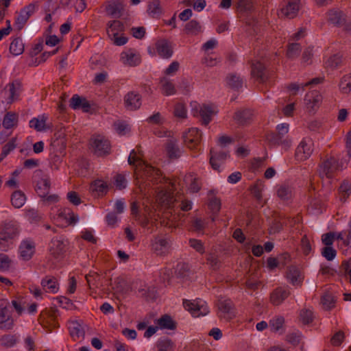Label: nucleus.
I'll list each match as a JSON object with an SVG mask.
<instances>
[{
    "label": "nucleus",
    "instance_id": "f257e3e1",
    "mask_svg": "<svg viewBox=\"0 0 351 351\" xmlns=\"http://www.w3.org/2000/svg\"><path fill=\"white\" fill-rule=\"evenodd\" d=\"M128 164L130 165H135V162H138V167L143 171L144 174L151 178V181L154 184H158L162 182L165 178L162 177V172L160 169L154 167L153 166L147 164L145 161L141 160L139 158L136 156V152L132 149L128 159Z\"/></svg>",
    "mask_w": 351,
    "mask_h": 351
},
{
    "label": "nucleus",
    "instance_id": "f03ea898",
    "mask_svg": "<svg viewBox=\"0 0 351 351\" xmlns=\"http://www.w3.org/2000/svg\"><path fill=\"white\" fill-rule=\"evenodd\" d=\"M14 320L12 316V311L8 300H0V329L3 330H12Z\"/></svg>",
    "mask_w": 351,
    "mask_h": 351
},
{
    "label": "nucleus",
    "instance_id": "7ed1b4c3",
    "mask_svg": "<svg viewBox=\"0 0 351 351\" xmlns=\"http://www.w3.org/2000/svg\"><path fill=\"white\" fill-rule=\"evenodd\" d=\"M183 305L185 309L190 312L193 317L206 315L209 312L206 302L201 299H196L193 301L184 300Z\"/></svg>",
    "mask_w": 351,
    "mask_h": 351
},
{
    "label": "nucleus",
    "instance_id": "20e7f679",
    "mask_svg": "<svg viewBox=\"0 0 351 351\" xmlns=\"http://www.w3.org/2000/svg\"><path fill=\"white\" fill-rule=\"evenodd\" d=\"M19 234V226L16 221H11L5 223L2 230L0 232V248L5 250V243L12 239Z\"/></svg>",
    "mask_w": 351,
    "mask_h": 351
},
{
    "label": "nucleus",
    "instance_id": "39448f33",
    "mask_svg": "<svg viewBox=\"0 0 351 351\" xmlns=\"http://www.w3.org/2000/svg\"><path fill=\"white\" fill-rule=\"evenodd\" d=\"M217 305L219 317L226 320H230L234 317V304L230 299H219Z\"/></svg>",
    "mask_w": 351,
    "mask_h": 351
},
{
    "label": "nucleus",
    "instance_id": "423d86ee",
    "mask_svg": "<svg viewBox=\"0 0 351 351\" xmlns=\"http://www.w3.org/2000/svg\"><path fill=\"white\" fill-rule=\"evenodd\" d=\"M90 145L94 150V154L97 156H104L110 154L109 141L100 136L91 138Z\"/></svg>",
    "mask_w": 351,
    "mask_h": 351
},
{
    "label": "nucleus",
    "instance_id": "0eeeda50",
    "mask_svg": "<svg viewBox=\"0 0 351 351\" xmlns=\"http://www.w3.org/2000/svg\"><path fill=\"white\" fill-rule=\"evenodd\" d=\"M202 138V132L197 128H190L182 135L184 144L189 149L195 148L200 143Z\"/></svg>",
    "mask_w": 351,
    "mask_h": 351
},
{
    "label": "nucleus",
    "instance_id": "6e6552de",
    "mask_svg": "<svg viewBox=\"0 0 351 351\" xmlns=\"http://www.w3.org/2000/svg\"><path fill=\"white\" fill-rule=\"evenodd\" d=\"M171 241L169 237L156 236L152 244L153 251L159 256H164L168 253Z\"/></svg>",
    "mask_w": 351,
    "mask_h": 351
},
{
    "label": "nucleus",
    "instance_id": "1a4fd4ad",
    "mask_svg": "<svg viewBox=\"0 0 351 351\" xmlns=\"http://www.w3.org/2000/svg\"><path fill=\"white\" fill-rule=\"evenodd\" d=\"M216 191L210 190L208 193V208L211 213L210 219L215 221L221 210V199L216 196Z\"/></svg>",
    "mask_w": 351,
    "mask_h": 351
},
{
    "label": "nucleus",
    "instance_id": "9d476101",
    "mask_svg": "<svg viewBox=\"0 0 351 351\" xmlns=\"http://www.w3.org/2000/svg\"><path fill=\"white\" fill-rule=\"evenodd\" d=\"M230 156L229 152L226 151H216L213 148L210 149L209 163L214 170L219 171L223 164Z\"/></svg>",
    "mask_w": 351,
    "mask_h": 351
},
{
    "label": "nucleus",
    "instance_id": "9b49d317",
    "mask_svg": "<svg viewBox=\"0 0 351 351\" xmlns=\"http://www.w3.org/2000/svg\"><path fill=\"white\" fill-rule=\"evenodd\" d=\"M198 104L197 102H194L191 104V106L193 108V115L196 116V114L198 113L197 106ZM215 112L210 105L208 104H203L199 109V114L202 118V124L207 125L212 120V117L214 115Z\"/></svg>",
    "mask_w": 351,
    "mask_h": 351
},
{
    "label": "nucleus",
    "instance_id": "f8f14e48",
    "mask_svg": "<svg viewBox=\"0 0 351 351\" xmlns=\"http://www.w3.org/2000/svg\"><path fill=\"white\" fill-rule=\"evenodd\" d=\"M291 294L288 288L278 287L270 294V302L275 306L282 304Z\"/></svg>",
    "mask_w": 351,
    "mask_h": 351
},
{
    "label": "nucleus",
    "instance_id": "ddd939ff",
    "mask_svg": "<svg viewBox=\"0 0 351 351\" xmlns=\"http://www.w3.org/2000/svg\"><path fill=\"white\" fill-rule=\"evenodd\" d=\"M124 104L127 109L136 110L141 106V96L136 92L130 91L125 95Z\"/></svg>",
    "mask_w": 351,
    "mask_h": 351
},
{
    "label": "nucleus",
    "instance_id": "4468645a",
    "mask_svg": "<svg viewBox=\"0 0 351 351\" xmlns=\"http://www.w3.org/2000/svg\"><path fill=\"white\" fill-rule=\"evenodd\" d=\"M339 161L335 157H330L324 160L320 165V173L327 178L332 176V174L338 169Z\"/></svg>",
    "mask_w": 351,
    "mask_h": 351
},
{
    "label": "nucleus",
    "instance_id": "2eb2a0df",
    "mask_svg": "<svg viewBox=\"0 0 351 351\" xmlns=\"http://www.w3.org/2000/svg\"><path fill=\"white\" fill-rule=\"evenodd\" d=\"M69 106L73 110H82L84 112H88L90 109L89 101L85 98L75 94L71 98Z\"/></svg>",
    "mask_w": 351,
    "mask_h": 351
},
{
    "label": "nucleus",
    "instance_id": "dca6fc26",
    "mask_svg": "<svg viewBox=\"0 0 351 351\" xmlns=\"http://www.w3.org/2000/svg\"><path fill=\"white\" fill-rule=\"evenodd\" d=\"M313 149L311 144L306 140H302L296 148L295 157L297 160L304 161L308 159L312 154Z\"/></svg>",
    "mask_w": 351,
    "mask_h": 351
},
{
    "label": "nucleus",
    "instance_id": "f3484780",
    "mask_svg": "<svg viewBox=\"0 0 351 351\" xmlns=\"http://www.w3.org/2000/svg\"><path fill=\"white\" fill-rule=\"evenodd\" d=\"M156 49L158 54L166 59L171 58L173 53L171 43L166 39L158 40L156 43Z\"/></svg>",
    "mask_w": 351,
    "mask_h": 351
},
{
    "label": "nucleus",
    "instance_id": "a211bd4d",
    "mask_svg": "<svg viewBox=\"0 0 351 351\" xmlns=\"http://www.w3.org/2000/svg\"><path fill=\"white\" fill-rule=\"evenodd\" d=\"M253 117V111L250 109L244 108L237 110L233 116V119L241 125L249 124Z\"/></svg>",
    "mask_w": 351,
    "mask_h": 351
},
{
    "label": "nucleus",
    "instance_id": "6ab92c4d",
    "mask_svg": "<svg viewBox=\"0 0 351 351\" xmlns=\"http://www.w3.org/2000/svg\"><path fill=\"white\" fill-rule=\"evenodd\" d=\"M66 244L63 240L57 238L52 239L50 243L49 252L55 258L62 256L66 252Z\"/></svg>",
    "mask_w": 351,
    "mask_h": 351
},
{
    "label": "nucleus",
    "instance_id": "aec40b11",
    "mask_svg": "<svg viewBox=\"0 0 351 351\" xmlns=\"http://www.w3.org/2000/svg\"><path fill=\"white\" fill-rule=\"evenodd\" d=\"M19 252L24 261H29L35 252L34 242L31 240L23 241L19 247Z\"/></svg>",
    "mask_w": 351,
    "mask_h": 351
},
{
    "label": "nucleus",
    "instance_id": "412c9836",
    "mask_svg": "<svg viewBox=\"0 0 351 351\" xmlns=\"http://www.w3.org/2000/svg\"><path fill=\"white\" fill-rule=\"evenodd\" d=\"M252 75L260 82H265L267 79L266 68L260 61L252 63Z\"/></svg>",
    "mask_w": 351,
    "mask_h": 351
},
{
    "label": "nucleus",
    "instance_id": "4be33fe9",
    "mask_svg": "<svg viewBox=\"0 0 351 351\" xmlns=\"http://www.w3.org/2000/svg\"><path fill=\"white\" fill-rule=\"evenodd\" d=\"M300 0H293L281 9V14L288 19L295 18L300 10Z\"/></svg>",
    "mask_w": 351,
    "mask_h": 351
},
{
    "label": "nucleus",
    "instance_id": "5701e85b",
    "mask_svg": "<svg viewBox=\"0 0 351 351\" xmlns=\"http://www.w3.org/2000/svg\"><path fill=\"white\" fill-rule=\"evenodd\" d=\"M51 181L48 176L45 175L38 181L36 191L40 197H46L50 191Z\"/></svg>",
    "mask_w": 351,
    "mask_h": 351
},
{
    "label": "nucleus",
    "instance_id": "b1692460",
    "mask_svg": "<svg viewBox=\"0 0 351 351\" xmlns=\"http://www.w3.org/2000/svg\"><path fill=\"white\" fill-rule=\"evenodd\" d=\"M287 278L293 286H300L304 277L302 276L300 269L295 266H290L287 272Z\"/></svg>",
    "mask_w": 351,
    "mask_h": 351
},
{
    "label": "nucleus",
    "instance_id": "393cba45",
    "mask_svg": "<svg viewBox=\"0 0 351 351\" xmlns=\"http://www.w3.org/2000/svg\"><path fill=\"white\" fill-rule=\"evenodd\" d=\"M40 285L45 291L56 293L59 290L58 280L53 276H46L42 279Z\"/></svg>",
    "mask_w": 351,
    "mask_h": 351
},
{
    "label": "nucleus",
    "instance_id": "a878e982",
    "mask_svg": "<svg viewBox=\"0 0 351 351\" xmlns=\"http://www.w3.org/2000/svg\"><path fill=\"white\" fill-rule=\"evenodd\" d=\"M8 87L9 97L8 103L11 104L14 99H17L21 92L22 83L19 80H15L9 83Z\"/></svg>",
    "mask_w": 351,
    "mask_h": 351
},
{
    "label": "nucleus",
    "instance_id": "bb28decb",
    "mask_svg": "<svg viewBox=\"0 0 351 351\" xmlns=\"http://www.w3.org/2000/svg\"><path fill=\"white\" fill-rule=\"evenodd\" d=\"M157 200L162 206L171 208L174 203V197L170 191L161 190L157 194Z\"/></svg>",
    "mask_w": 351,
    "mask_h": 351
},
{
    "label": "nucleus",
    "instance_id": "cd10ccee",
    "mask_svg": "<svg viewBox=\"0 0 351 351\" xmlns=\"http://www.w3.org/2000/svg\"><path fill=\"white\" fill-rule=\"evenodd\" d=\"M121 58L123 64L130 66H135L141 62V58L131 50L121 53Z\"/></svg>",
    "mask_w": 351,
    "mask_h": 351
},
{
    "label": "nucleus",
    "instance_id": "c85d7f7f",
    "mask_svg": "<svg viewBox=\"0 0 351 351\" xmlns=\"http://www.w3.org/2000/svg\"><path fill=\"white\" fill-rule=\"evenodd\" d=\"M305 104L308 108H314L319 105L322 96L317 90H313L305 95Z\"/></svg>",
    "mask_w": 351,
    "mask_h": 351
},
{
    "label": "nucleus",
    "instance_id": "c756f323",
    "mask_svg": "<svg viewBox=\"0 0 351 351\" xmlns=\"http://www.w3.org/2000/svg\"><path fill=\"white\" fill-rule=\"evenodd\" d=\"M267 140L274 145H284L285 147L291 146V141L288 138H282L278 133H270L267 135Z\"/></svg>",
    "mask_w": 351,
    "mask_h": 351
},
{
    "label": "nucleus",
    "instance_id": "7c9ffc66",
    "mask_svg": "<svg viewBox=\"0 0 351 351\" xmlns=\"http://www.w3.org/2000/svg\"><path fill=\"white\" fill-rule=\"evenodd\" d=\"M69 330L70 335L74 340L84 337L85 332L83 327L77 321L71 322L69 324Z\"/></svg>",
    "mask_w": 351,
    "mask_h": 351
},
{
    "label": "nucleus",
    "instance_id": "2f4dec72",
    "mask_svg": "<svg viewBox=\"0 0 351 351\" xmlns=\"http://www.w3.org/2000/svg\"><path fill=\"white\" fill-rule=\"evenodd\" d=\"M167 154L171 159H176L180 156L181 151L174 140H169L166 143Z\"/></svg>",
    "mask_w": 351,
    "mask_h": 351
},
{
    "label": "nucleus",
    "instance_id": "473e14b6",
    "mask_svg": "<svg viewBox=\"0 0 351 351\" xmlns=\"http://www.w3.org/2000/svg\"><path fill=\"white\" fill-rule=\"evenodd\" d=\"M157 324L161 329L175 330L177 326L176 322L167 314L158 319Z\"/></svg>",
    "mask_w": 351,
    "mask_h": 351
},
{
    "label": "nucleus",
    "instance_id": "72a5a7b5",
    "mask_svg": "<svg viewBox=\"0 0 351 351\" xmlns=\"http://www.w3.org/2000/svg\"><path fill=\"white\" fill-rule=\"evenodd\" d=\"M160 84L162 86V93L164 95L169 96L176 94V90L175 86L167 77H161L160 80Z\"/></svg>",
    "mask_w": 351,
    "mask_h": 351
},
{
    "label": "nucleus",
    "instance_id": "f704fd0d",
    "mask_svg": "<svg viewBox=\"0 0 351 351\" xmlns=\"http://www.w3.org/2000/svg\"><path fill=\"white\" fill-rule=\"evenodd\" d=\"M18 114L13 112H8L3 120V127L5 129H11L17 125Z\"/></svg>",
    "mask_w": 351,
    "mask_h": 351
},
{
    "label": "nucleus",
    "instance_id": "c9c22d12",
    "mask_svg": "<svg viewBox=\"0 0 351 351\" xmlns=\"http://www.w3.org/2000/svg\"><path fill=\"white\" fill-rule=\"evenodd\" d=\"M191 273L188 263H179L175 268V275L179 279H185L189 276Z\"/></svg>",
    "mask_w": 351,
    "mask_h": 351
},
{
    "label": "nucleus",
    "instance_id": "e433bc0d",
    "mask_svg": "<svg viewBox=\"0 0 351 351\" xmlns=\"http://www.w3.org/2000/svg\"><path fill=\"white\" fill-rule=\"evenodd\" d=\"M26 201V197L23 192L20 190L15 191L11 195V202L13 206L16 208H21Z\"/></svg>",
    "mask_w": 351,
    "mask_h": 351
},
{
    "label": "nucleus",
    "instance_id": "4c0bfd02",
    "mask_svg": "<svg viewBox=\"0 0 351 351\" xmlns=\"http://www.w3.org/2000/svg\"><path fill=\"white\" fill-rule=\"evenodd\" d=\"M10 52L14 56H19L24 51V44L20 37L14 38L10 45Z\"/></svg>",
    "mask_w": 351,
    "mask_h": 351
},
{
    "label": "nucleus",
    "instance_id": "58836bf2",
    "mask_svg": "<svg viewBox=\"0 0 351 351\" xmlns=\"http://www.w3.org/2000/svg\"><path fill=\"white\" fill-rule=\"evenodd\" d=\"M328 21L335 25H341L345 23L344 14L341 11L331 10L328 12Z\"/></svg>",
    "mask_w": 351,
    "mask_h": 351
},
{
    "label": "nucleus",
    "instance_id": "ea45409f",
    "mask_svg": "<svg viewBox=\"0 0 351 351\" xmlns=\"http://www.w3.org/2000/svg\"><path fill=\"white\" fill-rule=\"evenodd\" d=\"M184 31L186 34L197 35L201 32L202 27L197 20L193 19L186 23Z\"/></svg>",
    "mask_w": 351,
    "mask_h": 351
},
{
    "label": "nucleus",
    "instance_id": "a19ab883",
    "mask_svg": "<svg viewBox=\"0 0 351 351\" xmlns=\"http://www.w3.org/2000/svg\"><path fill=\"white\" fill-rule=\"evenodd\" d=\"M59 217L65 219L70 225H74L78 221L77 215H75L73 212L69 208H64L59 213Z\"/></svg>",
    "mask_w": 351,
    "mask_h": 351
},
{
    "label": "nucleus",
    "instance_id": "79ce46f5",
    "mask_svg": "<svg viewBox=\"0 0 351 351\" xmlns=\"http://www.w3.org/2000/svg\"><path fill=\"white\" fill-rule=\"evenodd\" d=\"M47 120V117L44 115L42 116L41 119L39 118H33L29 121V127L34 128L38 132L44 131L46 130L45 128V122Z\"/></svg>",
    "mask_w": 351,
    "mask_h": 351
},
{
    "label": "nucleus",
    "instance_id": "37998d69",
    "mask_svg": "<svg viewBox=\"0 0 351 351\" xmlns=\"http://www.w3.org/2000/svg\"><path fill=\"white\" fill-rule=\"evenodd\" d=\"M277 195L282 200H288L292 197V190L290 186L286 184L279 186L277 190Z\"/></svg>",
    "mask_w": 351,
    "mask_h": 351
},
{
    "label": "nucleus",
    "instance_id": "c03bdc74",
    "mask_svg": "<svg viewBox=\"0 0 351 351\" xmlns=\"http://www.w3.org/2000/svg\"><path fill=\"white\" fill-rule=\"evenodd\" d=\"M227 83L232 88L239 90L242 87L243 80L236 74H231L227 77Z\"/></svg>",
    "mask_w": 351,
    "mask_h": 351
},
{
    "label": "nucleus",
    "instance_id": "a18cd8bd",
    "mask_svg": "<svg viewBox=\"0 0 351 351\" xmlns=\"http://www.w3.org/2000/svg\"><path fill=\"white\" fill-rule=\"evenodd\" d=\"M85 278L90 289L92 285L95 286L96 287L99 285L101 286V277L98 273L95 271H90L89 274L86 275Z\"/></svg>",
    "mask_w": 351,
    "mask_h": 351
},
{
    "label": "nucleus",
    "instance_id": "49530a36",
    "mask_svg": "<svg viewBox=\"0 0 351 351\" xmlns=\"http://www.w3.org/2000/svg\"><path fill=\"white\" fill-rule=\"evenodd\" d=\"M156 346L158 351H171L175 347L173 342L168 338L159 339Z\"/></svg>",
    "mask_w": 351,
    "mask_h": 351
},
{
    "label": "nucleus",
    "instance_id": "de8ad7c7",
    "mask_svg": "<svg viewBox=\"0 0 351 351\" xmlns=\"http://www.w3.org/2000/svg\"><path fill=\"white\" fill-rule=\"evenodd\" d=\"M138 293L147 300H153L156 298V291L154 287H145L139 289Z\"/></svg>",
    "mask_w": 351,
    "mask_h": 351
},
{
    "label": "nucleus",
    "instance_id": "09e8293b",
    "mask_svg": "<svg viewBox=\"0 0 351 351\" xmlns=\"http://www.w3.org/2000/svg\"><path fill=\"white\" fill-rule=\"evenodd\" d=\"M339 88L343 93L348 94L351 93V73L344 75L339 83Z\"/></svg>",
    "mask_w": 351,
    "mask_h": 351
},
{
    "label": "nucleus",
    "instance_id": "8fccbe9b",
    "mask_svg": "<svg viewBox=\"0 0 351 351\" xmlns=\"http://www.w3.org/2000/svg\"><path fill=\"white\" fill-rule=\"evenodd\" d=\"M339 193L341 194V201L346 202L351 194V184L344 180L339 188Z\"/></svg>",
    "mask_w": 351,
    "mask_h": 351
},
{
    "label": "nucleus",
    "instance_id": "3c124183",
    "mask_svg": "<svg viewBox=\"0 0 351 351\" xmlns=\"http://www.w3.org/2000/svg\"><path fill=\"white\" fill-rule=\"evenodd\" d=\"M237 10L239 12H250L253 10L251 0H239L237 3Z\"/></svg>",
    "mask_w": 351,
    "mask_h": 351
},
{
    "label": "nucleus",
    "instance_id": "603ef678",
    "mask_svg": "<svg viewBox=\"0 0 351 351\" xmlns=\"http://www.w3.org/2000/svg\"><path fill=\"white\" fill-rule=\"evenodd\" d=\"M285 324V318L282 316L274 317L269 321V327L273 332L279 331Z\"/></svg>",
    "mask_w": 351,
    "mask_h": 351
},
{
    "label": "nucleus",
    "instance_id": "864d4df0",
    "mask_svg": "<svg viewBox=\"0 0 351 351\" xmlns=\"http://www.w3.org/2000/svg\"><path fill=\"white\" fill-rule=\"evenodd\" d=\"M301 51V45L299 43H291L288 45L287 56L289 58H295L298 57Z\"/></svg>",
    "mask_w": 351,
    "mask_h": 351
},
{
    "label": "nucleus",
    "instance_id": "5fc2aeb1",
    "mask_svg": "<svg viewBox=\"0 0 351 351\" xmlns=\"http://www.w3.org/2000/svg\"><path fill=\"white\" fill-rule=\"evenodd\" d=\"M16 138H12L8 143H7L2 148L0 155V162H1L12 150L16 147L15 144Z\"/></svg>",
    "mask_w": 351,
    "mask_h": 351
},
{
    "label": "nucleus",
    "instance_id": "6e6d98bb",
    "mask_svg": "<svg viewBox=\"0 0 351 351\" xmlns=\"http://www.w3.org/2000/svg\"><path fill=\"white\" fill-rule=\"evenodd\" d=\"M335 300L334 297L330 293L324 294L321 298V303L326 310L331 309L335 306Z\"/></svg>",
    "mask_w": 351,
    "mask_h": 351
},
{
    "label": "nucleus",
    "instance_id": "4d7b16f0",
    "mask_svg": "<svg viewBox=\"0 0 351 351\" xmlns=\"http://www.w3.org/2000/svg\"><path fill=\"white\" fill-rule=\"evenodd\" d=\"M351 274V258L342 261L338 275L347 277Z\"/></svg>",
    "mask_w": 351,
    "mask_h": 351
},
{
    "label": "nucleus",
    "instance_id": "13d9d810",
    "mask_svg": "<svg viewBox=\"0 0 351 351\" xmlns=\"http://www.w3.org/2000/svg\"><path fill=\"white\" fill-rule=\"evenodd\" d=\"M147 12L152 16L158 15L162 13L160 2L159 0H153L148 5Z\"/></svg>",
    "mask_w": 351,
    "mask_h": 351
},
{
    "label": "nucleus",
    "instance_id": "bf43d9fd",
    "mask_svg": "<svg viewBox=\"0 0 351 351\" xmlns=\"http://www.w3.org/2000/svg\"><path fill=\"white\" fill-rule=\"evenodd\" d=\"M28 20L29 18H27L25 14L21 10L19 15L15 19L14 26L18 30L21 31L24 27Z\"/></svg>",
    "mask_w": 351,
    "mask_h": 351
},
{
    "label": "nucleus",
    "instance_id": "052dcab7",
    "mask_svg": "<svg viewBox=\"0 0 351 351\" xmlns=\"http://www.w3.org/2000/svg\"><path fill=\"white\" fill-rule=\"evenodd\" d=\"M108 37L113 40L114 44L117 46H122L128 42V38L125 36H119L117 32L110 33V30L107 29Z\"/></svg>",
    "mask_w": 351,
    "mask_h": 351
},
{
    "label": "nucleus",
    "instance_id": "680f3d73",
    "mask_svg": "<svg viewBox=\"0 0 351 351\" xmlns=\"http://www.w3.org/2000/svg\"><path fill=\"white\" fill-rule=\"evenodd\" d=\"M16 337L13 335H5L1 337V345L4 347L10 348L14 346L16 343Z\"/></svg>",
    "mask_w": 351,
    "mask_h": 351
},
{
    "label": "nucleus",
    "instance_id": "e2e57ef3",
    "mask_svg": "<svg viewBox=\"0 0 351 351\" xmlns=\"http://www.w3.org/2000/svg\"><path fill=\"white\" fill-rule=\"evenodd\" d=\"M11 263L12 261L8 255L0 253V271L9 270Z\"/></svg>",
    "mask_w": 351,
    "mask_h": 351
},
{
    "label": "nucleus",
    "instance_id": "0e129e2a",
    "mask_svg": "<svg viewBox=\"0 0 351 351\" xmlns=\"http://www.w3.org/2000/svg\"><path fill=\"white\" fill-rule=\"evenodd\" d=\"M25 216L30 223H38L41 219V215L38 211L34 208L27 210Z\"/></svg>",
    "mask_w": 351,
    "mask_h": 351
},
{
    "label": "nucleus",
    "instance_id": "69168bd1",
    "mask_svg": "<svg viewBox=\"0 0 351 351\" xmlns=\"http://www.w3.org/2000/svg\"><path fill=\"white\" fill-rule=\"evenodd\" d=\"M300 317L304 324H308L313 320V313L311 310L302 309L300 311Z\"/></svg>",
    "mask_w": 351,
    "mask_h": 351
},
{
    "label": "nucleus",
    "instance_id": "338daca9",
    "mask_svg": "<svg viewBox=\"0 0 351 351\" xmlns=\"http://www.w3.org/2000/svg\"><path fill=\"white\" fill-rule=\"evenodd\" d=\"M321 254L327 261H330L335 258L337 251L331 246H328L322 248Z\"/></svg>",
    "mask_w": 351,
    "mask_h": 351
},
{
    "label": "nucleus",
    "instance_id": "774afa93",
    "mask_svg": "<svg viewBox=\"0 0 351 351\" xmlns=\"http://www.w3.org/2000/svg\"><path fill=\"white\" fill-rule=\"evenodd\" d=\"M107 26H108L107 29L109 30V29H110V33H113V32L118 33V32L124 31V25H123V23H121L119 21L115 20V21H110L108 23Z\"/></svg>",
    "mask_w": 351,
    "mask_h": 351
}]
</instances>
